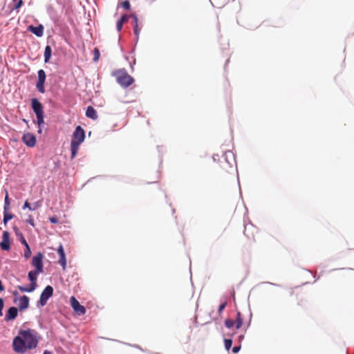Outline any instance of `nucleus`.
I'll return each instance as SVG.
<instances>
[{"label": "nucleus", "instance_id": "nucleus-7", "mask_svg": "<svg viewBox=\"0 0 354 354\" xmlns=\"http://www.w3.org/2000/svg\"><path fill=\"white\" fill-rule=\"evenodd\" d=\"M70 302L71 307L76 314L79 315H83L86 313L85 307L81 305L75 297L73 296L71 297Z\"/></svg>", "mask_w": 354, "mask_h": 354}, {"label": "nucleus", "instance_id": "nucleus-6", "mask_svg": "<svg viewBox=\"0 0 354 354\" xmlns=\"http://www.w3.org/2000/svg\"><path fill=\"white\" fill-rule=\"evenodd\" d=\"M53 288L50 286H47L44 290L42 291L39 301H38V305L41 306H44L46 304L48 299L53 295Z\"/></svg>", "mask_w": 354, "mask_h": 354}, {"label": "nucleus", "instance_id": "nucleus-26", "mask_svg": "<svg viewBox=\"0 0 354 354\" xmlns=\"http://www.w3.org/2000/svg\"><path fill=\"white\" fill-rule=\"evenodd\" d=\"M225 347L226 350L229 351L232 345V340L231 339H225L224 340Z\"/></svg>", "mask_w": 354, "mask_h": 354}, {"label": "nucleus", "instance_id": "nucleus-18", "mask_svg": "<svg viewBox=\"0 0 354 354\" xmlns=\"http://www.w3.org/2000/svg\"><path fill=\"white\" fill-rule=\"evenodd\" d=\"M51 53H52V50H51V47L50 46H46L45 47V50H44V62L46 63H48L51 57Z\"/></svg>", "mask_w": 354, "mask_h": 354}, {"label": "nucleus", "instance_id": "nucleus-17", "mask_svg": "<svg viewBox=\"0 0 354 354\" xmlns=\"http://www.w3.org/2000/svg\"><path fill=\"white\" fill-rule=\"evenodd\" d=\"M86 115L88 118L93 119V120H95L97 118V112L95 110V109L91 106H88L86 111Z\"/></svg>", "mask_w": 354, "mask_h": 354}, {"label": "nucleus", "instance_id": "nucleus-13", "mask_svg": "<svg viewBox=\"0 0 354 354\" xmlns=\"http://www.w3.org/2000/svg\"><path fill=\"white\" fill-rule=\"evenodd\" d=\"M18 308L20 311H24L27 309L29 306V298L28 297L24 295L19 297L17 299Z\"/></svg>", "mask_w": 354, "mask_h": 354}, {"label": "nucleus", "instance_id": "nucleus-40", "mask_svg": "<svg viewBox=\"0 0 354 354\" xmlns=\"http://www.w3.org/2000/svg\"><path fill=\"white\" fill-rule=\"evenodd\" d=\"M4 290V286H3L2 281L0 280V291Z\"/></svg>", "mask_w": 354, "mask_h": 354}, {"label": "nucleus", "instance_id": "nucleus-36", "mask_svg": "<svg viewBox=\"0 0 354 354\" xmlns=\"http://www.w3.org/2000/svg\"><path fill=\"white\" fill-rule=\"evenodd\" d=\"M12 295L15 297L14 301L17 302V299H19V293H18V292L15 290V291H13Z\"/></svg>", "mask_w": 354, "mask_h": 354}, {"label": "nucleus", "instance_id": "nucleus-37", "mask_svg": "<svg viewBox=\"0 0 354 354\" xmlns=\"http://www.w3.org/2000/svg\"><path fill=\"white\" fill-rule=\"evenodd\" d=\"M21 243L25 245V247H27V245H28L27 241H26V239H24V237L22 236H21Z\"/></svg>", "mask_w": 354, "mask_h": 354}, {"label": "nucleus", "instance_id": "nucleus-22", "mask_svg": "<svg viewBox=\"0 0 354 354\" xmlns=\"http://www.w3.org/2000/svg\"><path fill=\"white\" fill-rule=\"evenodd\" d=\"M9 209H10V200H9V197H8V193L6 190L4 212H8Z\"/></svg>", "mask_w": 354, "mask_h": 354}, {"label": "nucleus", "instance_id": "nucleus-14", "mask_svg": "<svg viewBox=\"0 0 354 354\" xmlns=\"http://www.w3.org/2000/svg\"><path fill=\"white\" fill-rule=\"evenodd\" d=\"M57 253L59 255V263L61 264L62 268L65 270L66 267V259L64 253V248L62 245L57 249Z\"/></svg>", "mask_w": 354, "mask_h": 354}, {"label": "nucleus", "instance_id": "nucleus-27", "mask_svg": "<svg viewBox=\"0 0 354 354\" xmlns=\"http://www.w3.org/2000/svg\"><path fill=\"white\" fill-rule=\"evenodd\" d=\"M24 257L26 259H28L30 255H31V250H30V248L29 247V245H27V247H26V250L24 251Z\"/></svg>", "mask_w": 354, "mask_h": 354}, {"label": "nucleus", "instance_id": "nucleus-9", "mask_svg": "<svg viewBox=\"0 0 354 354\" xmlns=\"http://www.w3.org/2000/svg\"><path fill=\"white\" fill-rule=\"evenodd\" d=\"M38 73V81L37 82V90L41 93H45L44 84L46 81V73L43 69H40L37 72Z\"/></svg>", "mask_w": 354, "mask_h": 354}, {"label": "nucleus", "instance_id": "nucleus-30", "mask_svg": "<svg viewBox=\"0 0 354 354\" xmlns=\"http://www.w3.org/2000/svg\"><path fill=\"white\" fill-rule=\"evenodd\" d=\"M26 208H28L30 211H33V209H32V205H30V204L28 203V201H25L24 205L23 206V209H25Z\"/></svg>", "mask_w": 354, "mask_h": 354}, {"label": "nucleus", "instance_id": "nucleus-25", "mask_svg": "<svg viewBox=\"0 0 354 354\" xmlns=\"http://www.w3.org/2000/svg\"><path fill=\"white\" fill-rule=\"evenodd\" d=\"M93 55H94L93 61L95 62H96L98 61L100 56V50L98 48H94Z\"/></svg>", "mask_w": 354, "mask_h": 354}, {"label": "nucleus", "instance_id": "nucleus-1", "mask_svg": "<svg viewBox=\"0 0 354 354\" xmlns=\"http://www.w3.org/2000/svg\"><path fill=\"white\" fill-rule=\"evenodd\" d=\"M37 344V333L30 329L20 331L13 340L14 350L19 353H24L27 349L35 348Z\"/></svg>", "mask_w": 354, "mask_h": 354}, {"label": "nucleus", "instance_id": "nucleus-33", "mask_svg": "<svg viewBox=\"0 0 354 354\" xmlns=\"http://www.w3.org/2000/svg\"><path fill=\"white\" fill-rule=\"evenodd\" d=\"M13 230L15 231V234L18 236H22V233L19 231V228L17 226H13Z\"/></svg>", "mask_w": 354, "mask_h": 354}, {"label": "nucleus", "instance_id": "nucleus-12", "mask_svg": "<svg viewBox=\"0 0 354 354\" xmlns=\"http://www.w3.org/2000/svg\"><path fill=\"white\" fill-rule=\"evenodd\" d=\"M22 140L28 147H34L36 144L35 136L30 133H25L22 137Z\"/></svg>", "mask_w": 354, "mask_h": 354}, {"label": "nucleus", "instance_id": "nucleus-34", "mask_svg": "<svg viewBox=\"0 0 354 354\" xmlns=\"http://www.w3.org/2000/svg\"><path fill=\"white\" fill-rule=\"evenodd\" d=\"M41 204V201H39L35 203L32 205V208L33 209V211L35 210L36 209H37L39 207H40Z\"/></svg>", "mask_w": 354, "mask_h": 354}, {"label": "nucleus", "instance_id": "nucleus-3", "mask_svg": "<svg viewBox=\"0 0 354 354\" xmlns=\"http://www.w3.org/2000/svg\"><path fill=\"white\" fill-rule=\"evenodd\" d=\"M115 75L118 83L122 87H128L134 82L133 78L125 70H119Z\"/></svg>", "mask_w": 354, "mask_h": 354}, {"label": "nucleus", "instance_id": "nucleus-20", "mask_svg": "<svg viewBox=\"0 0 354 354\" xmlns=\"http://www.w3.org/2000/svg\"><path fill=\"white\" fill-rule=\"evenodd\" d=\"M243 324V318L241 316V313L240 312H237L236 313V328H240Z\"/></svg>", "mask_w": 354, "mask_h": 354}, {"label": "nucleus", "instance_id": "nucleus-10", "mask_svg": "<svg viewBox=\"0 0 354 354\" xmlns=\"http://www.w3.org/2000/svg\"><path fill=\"white\" fill-rule=\"evenodd\" d=\"M257 231V228L254 225L249 224L245 226L243 234L248 239L254 241Z\"/></svg>", "mask_w": 354, "mask_h": 354}, {"label": "nucleus", "instance_id": "nucleus-5", "mask_svg": "<svg viewBox=\"0 0 354 354\" xmlns=\"http://www.w3.org/2000/svg\"><path fill=\"white\" fill-rule=\"evenodd\" d=\"M39 273V272H37L36 270L35 271H30L28 272V278H29L30 281H31V283L29 286V287L27 288V287H24L22 286H18L17 288L21 292H31L34 291L35 290V288H37V275Z\"/></svg>", "mask_w": 354, "mask_h": 354}, {"label": "nucleus", "instance_id": "nucleus-39", "mask_svg": "<svg viewBox=\"0 0 354 354\" xmlns=\"http://www.w3.org/2000/svg\"><path fill=\"white\" fill-rule=\"evenodd\" d=\"M240 348H241V346H234V347L232 348V351H233V353H238V352L239 351Z\"/></svg>", "mask_w": 354, "mask_h": 354}, {"label": "nucleus", "instance_id": "nucleus-11", "mask_svg": "<svg viewBox=\"0 0 354 354\" xmlns=\"http://www.w3.org/2000/svg\"><path fill=\"white\" fill-rule=\"evenodd\" d=\"M10 233L8 231H4L2 235V240L0 242V248L3 250L8 251L10 249Z\"/></svg>", "mask_w": 354, "mask_h": 354}, {"label": "nucleus", "instance_id": "nucleus-4", "mask_svg": "<svg viewBox=\"0 0 354 354\" xmlns=\"http://www.w3.org/2000/svg\"><path fill=\"white\" fill-rule=\"evenodd\" d=\"M31 105L33 111L36 114L37 124L40 126L44 123L43 106L37 98L32 99Z\"/></svg>", "mask_w": 354, "mask_h": 354}, {"label": "nucleus", "instance_id": "nucleus-35", "mask_svg": "<svg viewBox=\"0 0 354 354\" xmlns=\"http://www.w3.org/2000/svg\"><path fill=\"white\" fill-rule=\"evenodd\" d=\"M49 221L52 223H59V220L56 216L50 217Z\"/></svg>", "mask_w": 354, "mask_h": 354}, {"label": "nucleus", "instance_id": "nucleus-21", "mask_svg": "<svg viewBox=\"0 0 354 354\" xmlns=\"http://www.w3.org/2000/svg\"><path fill=\"white\" fill-rule=\"evenodd\" d=\"M133 19H134L133 31H134L135 35L137 37H138L140 31V28H139L138 24V18L136 16H133Z\"/></svg>", "mask_w": 354, "mask_h": 354}, {"label": "nucleus", "instance_id": "nucleus-38", "mask_svg": "<svg viewBox=\"0 0 354 354\" xmlns=\"http://www.w3.org/2000/svg\"><path fill=\"white\" fill-rule=\"evenodd\" d=\"M23 4V1L22 0H19V2L15 5V9H18L19 8H20Z\"/></svg>", "mask_w": 354, "mask_h": 354}, {"label": "nucleus", "instance_id": "nucleus-19", "mask_svg": "<svg viewBox=\"0 0 354 354\" xmlns=\"http://www.w3.org/2000/svg\"><path fill=\"white\" fill-rule=\"evenodd\" d=\"M127 20V15H124L117 22V30L118 31H120L122 28V26L125 21Z\"/></svg>", "mask_w": 354, "mask_h": 354}, {"label": "nucleus", "instance_id": "nucleus-32", "mask_svg": "<svg viewBox=\"0 0 354 354\" xmlns=\"http://www.w3.org/2000/svg\"><path fill=\"white\" fill-rule=\"evenodd\" d=\"M3 306H4L3 299L0 297V317H1L3 315Z\"/></svg>", "mask_w": 354, "mask_h": 354}, {"label": "nucleus", "instance_id": "nucleus-16", "mask_svg": "<svg viewBox=\"0 0 354 354\" xmlns=\"http://www.w3.org/2000/svg\"><path fill=\"white\" fill-rule=\"evenodd\" d=\"M28 30L39 37L44 35V26L41 24L38 26H29Z\"/></svg>", "mask_w": 354, "mask_h": 354}, {"label": "nucleus", "instance_id": "nucleus-23", "mask_svg": "<svg viewBox=\"0 0 354 354\" xmlns=\"http://www.w3.org/2000/svg\"><path fill=\"white\" fill-rule=\"evenodd\" d=\"M13 214L8 213V212H4L3 224L6 225L7 224V222L13 218Z\"/></svg>", "mask_w": 354, "mask_h": 354}, {"label": "nucleus", "instance_id": "nucleus-31", "mask_svg": "<svg viewBox=\"0 0 354 354\" xmlns=\"http://www.w3.org/2000/svg\"><path fill=\"white\" fill-rule=\"evenodd\" d=\"M26 222L30 225H31L32 227L35 226V222L31 216H29V217L26 220Z\"/></svg>", "mask_w": 354, "mask_h": 354}, {"label": "nucleus", "instance_id": "nucleus-8", "mask_svg": "<svg viewBox=\"0 0 354 354\" xmlns=\"http://www.w3.org/2000/svg\"><path fill=\"white\" fill-rule=\"evenodd\" d=\"M43 254L38 252L32 259V265L35 268L37 272H41L43 271Z\"/></svg>", "mask_w": 354, "mask_h": 354}, {"label": "nucleus", "instance_id": "nucleus-24", "mask_svg": "<svg viewBox=\"0 0 354 354\" xmlns=\"http://www.w3.org/2000/svg\"><path fill=\"white\" fill-rule=\"evenodd\" d=\"M234 324H236V322L233 321L232 319H227L225 321V325L228 328H232L234 326Z\"/></svg>", "mask_w": 354, "mask_h": 354}, {"label": "nucleus", "instance_id": "nucleus-28", "mask_svg": "<svg viewBox=\"0 0 354 354\" xmlns=\"http://www.w3.org/2000/svg\"><path fill=\"white\" fill-rule=\"evenodd\" d=\"M226 306H227V301H224L219 306L218 309V313L219 315H221L222 313L223 310L225 309Z\"/></svg>", "mask_w": 354, "mask_h": 354}, {"label": "nucleus", "instance_id": "nucleus-29", "mask_svg": "<svg viewBox=\"0 0 354 354\" xmlns=\"http://www.w3.org/2000/svg\"><path fill=\"white\" fill-rule=\"evenodd\" d=\"M122 6L126 9V10H129L130 8H131V6H130V3L129 1L126 0V1H124L122 3Z\"/></svg>", "mask_w": 354, "mask_h": 354}, {"label": "nucleus", "instance_id": "nucleus-41", "mask_svg": "<svg viewBox=\"0 0 354 354\" xmlns=\"http://www.w3.org/2000/svg\"><path fill=\"white\" fill-rule=\"evenodd\" d=\"M44 354H50V351H45L44 352Z\"/></svg>", "mask_w": 354, "mask_h": 354}, {"label": "nucleus", "instance_id": "nucleus-15", "mask_svg": "<svg viewBox=\"0 0 354 354\" xmlns=\"http://www.w3.org/2000/svg\"><path fill=\"white\" fill-rule=\"evenodd\" d=\"M18 315V309L16 307H10L5 316V320L9 322L15 319Z\"/></svg>", "mask_w": 354, "mask_h": 354}, {"label": "nucleus", "instance_id": "nucleus-2", "mask_svg": "<svg viewBox=\"0 0 354 354\" xmlns=\"http://www.w3.org/2000/svg\"><path fill=\"white\" fill-rule=\"evenodd\" d=\"M84 130L81 127V126H77L73 132V138L71 142V159H73L76 156L79 147L82 142H84Z\"/></svg>", "mask_w": 354, "mask_h": 354}]
</instances>
